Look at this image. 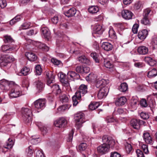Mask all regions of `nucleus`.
<instances>
[{
	"label": "nucleus",
	"mask_w": 157,
	"mask_h": 157,
	"mask_svg": "<svg viewBox=\"0 0 157 157\" xmlns=\"http://www.w3.org/2000/svg\"><path fill=\"white\" fill-rule=\"evenodd\" d=\"M140 104L141 106L145 107L147 106L148 105L145 99H142L141 100L140 102Z\"/></svg>",
	"instance_id": "59"
},
{
	"label": "nucleus",
	"mask_w": 157,
	"mask_h": 157,
	"mask_svg": "<svg viewBox=\"0 0 157 157\" xmlns=\"http://www.w3.org/2000/svg\"><path fill=\"white\" fill-rule=\"evenodd\" d=\"M122 17L125 19L129 20L132 18L133 13L131 11L127 10H124L121 12Z\"/></svg>",
	"instance_id": "14"
},
{
	"label": "nucleus",
	"mask_w": 157,
	"mask_h": 157,
	"mask_svg": "<svg viewBox=\"0 0 157 157\" xmlns=\"http://www.w3.org/2000/svg\"><path fill=\"white\" fill-rule=\"evenodd\" d=\"M137 50L140 54L142 55L147 54L148 52V48L144 46H141L138 47Z\"/></svg>",
	"instance_id": "18"
},
{
	"label": "nucleus",
	"mask_w": 157,
	"mask_h": 157,
	"mask_svg": "<svg viewBox=\"0 0 157 157\" xmlns=\"http://www.w3.org/2000/svg\"><path fill=\"white\" fill-rule=\"evenodd\" d=\"M83 67L81 66H77L75 70L78 73H83Z\"/></svg>",
	"instance_id": "60"
},
{
	"label": "nucleus",
	"mask_w": 157,
	"mask_h": 157,
	"mask_svg": "<svg viewBox=\"0 0 157 157\" xmlns=\"http://www.w3.org/2000/svg\"><path fill=\"white\" fill-rule=\"evenodd\" d=\"M115 143V142L114 140L111 137H109V139L107 144L108 145L109 147L110 146H113L114 145Z\"/></svg>",
	"instance_id": "62"
},
{
	"label": "nucleus",
	"mask_w": 157,
	"mask_h": 157,
	"mask_svg": "<svg viewBox=\"0 0 157 157\" xmlns=\"http://www.w3.org/2000/svg\"><path fill=\"white\" fill-rule=\"evenodd\" d=\"M22 94V91L20 87L18 85H14L9 93L10 98H17Z\"/></svg>",
	"instance_id": "2"
},
{
	"label": "nucleus",
	"mask_w": 157,
	"mask_h": 157,
	"mask_svg": "<svg viewBox=\"0 0 157 157\" xmlns=\"http://www.w3.org/2000/svg\"><path fill=\"white\" fill-rule=\"evenodd\" d=\"M74 134V132L73 130H72L70 133L69 134V136L67 140L68 142H71L72 140L73 135Z\"/></svg>",
	"instance_id": "61"
},
{
	"label": "nucleus",
	"mask_w": 157,
	"mask_h": 157,
	"mask_svg": "<svg viewBox=\"0 0 157 157\" xmlns=\"http://www.w3.org/2000/svg\"><path fill=\"white\" fill-rule=\"evenodd\" d=\"M99 105V103L94 102L90 103L89 105V108L90 109L93 110L98 108Z\"/></svg>",
	"instance_id": "33"
},
{
	"label": "nucleus",
	"mask_w": 157,
	"mask_h": 157,
	"mask_svg": "<svg viewBox=\"0 0 157 157\" xmlns=\"http://www.w3.org/2000/svg\"><path fill=\"white\" fill-rule=\"evenodd\" d=\"M36 157H45L43 153L40 150H38L36 152Z\"/></svg>",
	"instance_id": "63"
},
{
	"label": "nucleus",
	"mask_w": 157,
	"mask_h": 157,
	"mask_svg": "<svg viewBox=\"0 0 157 157\" xmlns=\"http://www.w3.org/2000/svg\"><path fill=\"white\" fill-rule=\"evenodd\" d=\"M36 93H39L42 91L44 88V84L40 81H35L34 83Z\"/></svg>",
	"instance_id": "12"
},
{
	"label": "nucleus",
	"mask_w": 157,
	"mask_h": 157,
	"mask_svg": "<svg viewBox=\"0 0 157 157\" xmlns=\"http://www.w3.org/2000/svg\"><path fill=\"white\" fill-rule=\"evenodd\" d=\"M157 75V70L155 68L152 69L147 73V77L150 78L155 77Z\"/></svg>",
	"instance_id": "30"
},
{
	"label": "nucleus",
	"mask_w": 157,
	"mask_h": 157,
	"mask_svg": "<svg viewBox=\"0 0 157 157\" xmlns=\"http://www.w3.org/2000/svg\"><path fill=\"white\" fill-rule=\"evenodd\" d=\"M60 28L63 29H67L68 28V25L66 22H62L60 25Z\"/></svg>",
	"instance_id": "52"
},
{
	"label": "nucleus",
	"mask_w": 157,
	"mask_h": 157,
	"mask_svg": "<svg viewBox=\"0 0 157 157\" xmlns=\"http://www.w3.org/2000/svg\"><path fill=\"white\" fill-rule=\"evenodd\" d=\"M6 5L7 3L6 0H0V6L1 8H4Z\"/></svg>",
	"instance_id": "56"
},
{
	"label": "nucleus",
	"mask_w": 157,
	"mask_h": 157,
	"mask_svg": "<svg viewBox=\"0 0 157 157\" xmlns=\"http://www.w3.org/2000/svg\"><path fill=\"white\" fill-rule=\"evenodd\" d=\"M26 152L27 153V155L29 157H31L32 156L34 152V150L32 147L30 146L28 149L26 150Z\"/></svg>",
	"instance_id": "42"
},
{
	"label": "nucleus",
	"mask_w": 157,
	"mask_h": 157,
	"mask_svg": "<svg viewBox=\"0 0 157 157\" xmlns=\"http://www.w3.org/2000/svg\"><path fill=\"white\" fill-rule=\"evenodd\" d=\"M30 69L27 67L22 68L21 70V73L24 75H26L29 73Z\"/></svg>",
	"instance_id": "39"
},
{
	"label": "nucleus",
	"mask_w": 157,
	"mask_h": 157,
	"mask_svg": "<svg viewBox=\"0 0 157 157\" xmlns=\"http://www.w3.org/2000/svg\"><path fill=\"white\" fill-rule=\"evenodd\" d=\"M109 139V137L107 135L104 136L102 138V140L103 144H107Z\"/></svg>",
	"instance_id": "58"
},
{
	"label": "nucleus",
	"mask_w": 157,
	"mask_h": 157,
	"mask_svg": "<svg viewBox=\"0 0 157 157\" xmlns=\"http://www.w3.org/2000/svg\"><path fill=\"white\" fill-rule=\"evenodd\" d=\"M87 93V86L83 84H81L79 87L78 90L76 93V95L79 98H81L82 96H84Z\"/></svg>",
	"instance_id": "7"
},
{
	"label": "nucleus",
	"mask_w": 157,
	"mask_h": 157,
	"mask_svg": "<svg viewBox=\"0 0 157 157\" xmlns=\"http://www.w3.org/2000/svg\"><path fill=\"white\" fill-rule=\"evenodd\" d=\"M145 62L147 63L149 65L151 66H154L156 64V61L152 58L146 56L144 58Z\"/></svg>",
	"instance_id": "25"
},
{
	"label": "nucleus",
	"mask_w": 157,
	"mask_h": 157,
	"mask_svg": "<svg viewBox=\"0 0 157 157\" xmlns=\"http://www.w3.org/2000/svg\"><path fill=\"white\" fill-rule=\"evenodd\" d=\"M140 116L142 119L144 120L147 119L149 118V115L147 113L143 112H142L140 113Z\"/></svg>",
	"instance_id": "50"
},
{
	"label": "nucleus",
	"mask_w": 157,
	"mask_h": 157,
	"mask_svg": "<svg viewBox=\"0 0 157 157\" xmlns=\"http://www.w3.org/2000/svg\"><path fill=\"white\" fill-rule=\"evenodd\" d=\"M142 148L144 153L146 154H148L149 153L148 145L145 144H144L142 146Z\"/></svg>",
	"instance_id": "45"
},
{
	"label": "nucleus",
	"mask_w": 157,
	"mask_h": 157,
	"mask_svg": "<svg viewBox=\"0 0 157 157\" xmlns=\"http://www.w3.org/2000/svg\"><path fill=\"white\" fill-rule=\"evenodd\" d=\"M67 77L69 79L73 80L78 79L80 76L78 74L76 73L75 72L70 71L67 74Z\"/></svg>",
	"instance_id": "17"
},
{
	"label": "nucleus",
	"mask_w": 157,
	"mask_h": 157,
	"mask_svg": "<svg viewBox=\"0 0 157 157\" xmlns=\"http://www.w3.org/2000/svg\"><path fill=\"white\" fill-rule=\"evenodd\" d=\"M150 12L151 10L149 8L146 9L144 10L143 17L140 21L141 24L147 26H150L151 25V22L148 17Z\"/></svg>",
	"instance_id": "5"
},
{
	"label": "nucleus",
	"mask_w": 157,
	"mask_h": 157,
	"mask_svg": "<svg viewBox=\"0 0 157 157\" xmlns=\"http://www.w3.org/2000/svg\"><path fill=\"white\" fill-rule=\"evenodd\" d=\"M125 150L127 152L129 153L132 150V146L130 144L127 143L125 145Z\"/></svg>",
	"instance_id": "48"
},
{
	"label": "nucleus",
	"mask_w": 157,
	"mask_h": 157,
	"mask_svg": "<svg viewBox=\"0 0 157 157\" xmlns=\"http://www.w3.org/2000/svg\"><path fill=\"white\" fill-rule=\"evenodd\" d=\"M87 147V144L86 143H83L79 145L78 148L80 151H82L85 150Z\"/></svg>",
	"instance_id": "41"
},
{
	"label": "nucleus",
	"mask_w": 157,
	"mask_h": 157,
	"mask_svg": "<svg viewBox=\"0 0 157 157\" xmlns=\"http://www.w3.org/2000/svg\"><path fill=\"white\" fill-rule=\"evenodd\" d=\"M76 13V10L75 8H71L68 11L64 12V14L68 17H71L74 16Z\"/></svg>",
	"instance_id": "27"
},
{
	"label": "nucleus",
	"mask_w": 157,
	"mask_h": 157,
	"mask_svg": "<svg viewBox=\"0 0 157 157\" xmlns=\"http://www.w3.org/2000/svg\"><path fill=\"white\" fill-rule=\"evenodd\" d=\"M151 44L154 48H157V37H155L152 39Z\"/></svg>",
	"instance_id": "46"
},
{
	"label": "nucleus",
	"mask_w": 157,
	"mask_h": 157,
	"mask_svg": "<svg viewBox=\"0 0 157 157\" xmlns=\"http://www.w3.org/2000/svg\"><path fill=\"white\" fill-rule=\"evenodd\" d=\"M21 112L24 121L26 123L32 121V112L31 109L28 108H22Z\"/></svg>",
	"instance_id": "3"
},
{
	"label": "nucleus",
	"mask_w": 157,
	"mask_h": 157,
	"mask_svg": "<svg viewBox=\"0 0 157 157\" xmlns=\"http://www.w3.org/2000/svg\"><path fill=\"white\" fill-rule=\"evenodd\" d=\"M109 88L107 87L101 88L97 94V97L99 99H102L105 98L109 92Z\"/></svg>",
	"instance_id": "10"
},
{
	"label": "nucleus",
	"mask_w": 157,
	"mask_h": 157,
	"mask_svg": "<svg viewBox=\"0 0 157 157\" xmlns=\"http://www.w3.org/2000/svg\"><path fill=\"white\" fill-rule=\"evenodd\" d=\"M105 121L108 124L114 122L116 121V120L112 116H108L105 118Z\"/></svg>",
	"instance_id": "37"
},
{
	"label": "nucleus",
	"mask_w": 157,
	"mask_h": 157,
	"mask_svg": "<svg viewBox=\"0 0 157 157\" xmlns=\"http://www.w3.org/2000/svg\"><path fill=\"white\" fill-rule=\"evenodd\" d=\"M90 55L95 61V62L99 63V55L96 52H92L90 53Z\"/></svg>",
	"instance_id": "38"
},
{
	"label": "nucleus",
	"mask_w": 157,
	"mask_h": 157,
	"mask_svg": "<svg viewBox=\"0 0 157 157\" xmlns=\"http://www.w3.org/2000/svg\"><path fill=\"white\" fill-rule=\"evenodd\" d=\"M127 101L125 97H122L117 99L115 101V104L118 106H121L124 105Z\"/></svg>",
	"instance_id": "19"
},
{
	"label": "nucleus",
	"mask_w": 157,
	"mask_h": 157,
	"mask_svg": "<svg viewBox=\"0 0 157 157\" xmlns=\"http://www.w3.org/2000/svg\"><path fill=\"white\" fill-rule=\"evenodd\" d=\"M37 33V30H34L33 29H31L27 32L26 34L28 36H32L36 34Z\"/></svg>",
	"instance_id": "53"
},
{
	"label": "nucleus",
	"mask_w": 157,
	"mask_h": 157,
	"mask_svg": "<svg viewBox=\"0 0 157 157\" xmlns=\"http://www.w3.org/2000/svg\"><path fill=\"white\" fill-rule=\"evenodd\" d=\"M137 157H145L143 152L140 149H137L136 151Z\"/></svg>",
	"instance_id": "55"
},
{
	"label": "nucleus",
	"mask_w": 157,
	"mask_h": 157,
	"mask_svg": "<svg viewBox=\"0 0 157 157\" xmlns=\"http://www.w3.org/2000/svg\"><path fill=\"white\" fill-rule=\"evenodd\" d=\"M109 148L110 147L107 144H103L97 147V150L98 153L103 155L107 153Z\"/></svg>",
	"instance_id": "8"
},
{
	"label": "nucleus",
	"mask_w": 157,
	"mask_h": 157,
	"mask_svg": "<svg viewBox=\"0 0 157 157\" xmlns=\"http://www.w3.org/2000/svg\"><path fill=\"white\" fill-rule=\"evenodd\" d=\"M74 119L78 128H80L82 124L85 121L84 114L81 112L78 113L74 115Z\"/></svg>",
	"instance_id": "4"
},
{
	"label": "nucleus",
	"mask_w": 157,
	"mask_h": 157,
	"mask_svg": "<svg viewBox=\"0 0 157 157\" xmlns=\"http://www.w3.org/2000/svg\"><path fill=\"white\" fill-rule=\"evenodd\" d=\"M130 124L135 129L138 130L140 128V121L139 120L133 119L130 121Z\"/></svg>",
	"instance_id": "21"
},
{
	"label": "nucleus",
	"mask_w": 157,
	"mask_h": 157,
	"mask_svg": "<svg viewBox=\"0 0 157 157\" xmlns=\"http://www.w3.org/2000/svg\"><path fill=\"white\" fill-rule=\"evenodd\" d=\"M81 98H79L78 96L76 95V93L72 97V101L73 105L76 106L78 104Z\"/></svg>",
	"instance_id": "34"
},
{
	"label": "nucleus",
	"mask_w": 157,
	"mask_h": 157,
	"mask_svg": "<svg viewBox=\"0 0 157 157\" xmlns=\"http://www.w3.org/2000/svg\"><path fill=\"white\" fill-rule=\"evenodd\" d=\"M111 157H121V155L117 152H114L111 153Z\"/></svg>",
	"instance_id": "64"
},
{
	"label": "nucleus",
	"mask_w": 157,
	"mask_h": 157,
	"mask_svg": "<svg viewBox=\"0 0 157 157\" xmlns=\"http://www.w3.org/2000/svg\"><path fill=\"white\" fill-rule=\"evenodd\" d=\"M109 36L112 39H116L117 36L116 33L113 29H110L109 32Z\"/></svg>",
	"instance_id": "40"
},
{
	"label": "nucleus",
	"mask_w": 157,
	"mask_h": 157,
	"mask_svg": "<svg viewBox=\"0 0 157 157\" xmlns=\"http://www.w3.org/2000/svg\"><path fill=\"white\" fill-rule=\"evenodd\" d=\"M104 64L105 66L107 68H110L113 67V65L110 61L105 60L104 62Z\"/></svg>",
	"instance_id": "44"
},
{
	"label": "nucleus",
	"mask_w": 157,
	"mask_h": 157,
	"mask_svg": "<svg viewBox=\"0 0 157 157\" xmlns=\"http://www.w3.org/2000/svg\"><path fill=\"white\" fill-rule=\"evenodd\" d=\"M148 35V31L146 29L140 30L138 33L137 36L140 40L143 41Z\"/></svg>",
	"instance_id": "15"
},
{
	"label": "nucleus",
	"mask_w": 157,
	"mask_h": 157,
	"mask_svg": "<svg viewBox=\"0 0 157 157\" xmlns=\"http://www.w3.org/2000/svg\"><path fill=\"white\" fill-rule=\"evenodd\" d=\"M30 25L29 23L25 22L24 23L20 28V29H26L29 28Z\"/></svg>",
	"instance_id": "51"
},
{
	"label": "nucleus",
	"mask_w": 157,
	"mask_h": 157,
	"mask_svg": "<svg viewBox=\"0 0 157 157\" xmlns=\"http://www.w3.org/2000/svg\"><path fill=\"white\" fill-rule=\"evenodd\" d=\"M35 68L36 72V74L38 75H40L42 72V70L40 66V65H37L36 66Z\"/></svg>",
	"instance_id": "47"
},
{
	"label": "nucleus",
	"mask_w": 157,
	"mask_h": 157,
	"mask_svg": "<svg viewBox=\"0 0 157 157\" xmlns=\"http://www.w3.org/2000/svg\"><path fill=\"white\" fill-rule=\"evenodd\" d=\"M37 46H38L39 48L45 51H48L49 49V48L45 44H42V43H39Z\"/></svg>",
	"instance_id": "36"
},
{
	"label": "nucleus",
	"mask_w": 157,
	"mask_h": 157,
	"mask_svg": "<svg viewBox=\"0 0 157 157\" xmlns=\"http://www.w3.org/2000/svg\"><path fill=\"white\" fill-rule=\"evenodd\" d=\"M142 6V2L140 1H138L135 4L134 6V8L136 10L140 9Z\"/></svg>",
	"instance_id": "49"
},
{
	"label": "nucleus",
	"mask_w": 157,
	"mask_h": 157,
	"mask_svg": "<svg viewBox=\"0 0 157 157\" xmlns=\"http://www.w3.org/2000/svg\"><path fill=\"white\" fill-rule=\"evenodd\" d=\"M25 55L30 61H34L36 60L37 58L36 55L31 52L25 53Z\"/></svg>",
	"instance_id": "24"
},
{
	"label": "nucleus",
	"mask_w": 157,
	"mask_h": 157,
	"mask_svg": "<svg viewBox=\"0 0 157 157\" xmlns=\"http://www.w3.org/2000/svg\"><path fill=\"white\" fill-rule=\"evenodd\" d=\"M13 140L14 139H11L9 138L6 144L3 145V147L8 149L11 148L14 144Z\"/></svg>",
	"instance_id": "26"
},
{
	"label": "nucleus",
	"mask_w": 157,
	"mask_h": 157,
	"mask_svg": "<svg viewBox=\"0 0 157 157\" xmlns=\"http://www.w3.org/2000/svg\"><path fill=\"white\" fill-rule=\"evenodd\" d=\"M78 61L81 63H85L89 64L90 63V61L85 56H82L79 57L78 58Z\"/></svg>",
	"instance_id": "29"
},
{
	"label": "nucleus",
	"mask_w": 157,
	"mask_h": 157,
	"mask_svg": "<svg viewBox=\"0 0 157 157\" xmlns=\"http://www.w3.org/2000/svg\"><path fill=\"white\" fill-rule=\"evenodd\" d=\"M3 40L6 43H12L14 42V40L11 36L8 35H6L4 36Z\"/></svg>",
	"instance_id": "32"
},
{
	"label": "nucleus",
	"mask_w": 157,
	"mask_h": 157,
	"mask_svg": "<svg viewBox=\"0 0 157 157\" xmlns=\"http://www.w3.org/2000/svg\"><path fill=\"white\" fill-rule=\"evenodd\" d=\"M14 47H11L8 45H3L1 47V50L4 52L9 53L12 52L15 49Z\"/></svg>",
	"instance_id": "20"
},
{
	"label": "nucleus",
	"mask_w": 157,
	"mask_h": 157,
	"mask_svg": "<svg viewBox=\"0 0 157 157\" xmlns=\"http://www.w3.org/2000/svg\"><path fill=\"white\" fill-rule=\"evenodd\" d=\"M46 103V100L44 99H39L34 102L35 107L39 110L43 109L45 107Z\"/></svg>",
	"instance_id": "6"
},
{
	"label": "nucleus",
	"mask_w": 157,
	"mask_h": 157,
	"mask_svg": "<svg viewBox=\"0 0 157 157\" xmlns=\"http://www.w3.org/2000/svg\"><path fill=\"white\" fill-rule=\"evenodd\" d=\"M1 60V61L0 64L1 66H6L8 63L14 61H15V58L12 56H6L5 57H2Z\"/></svg>",
	"instance_id": "9"
},
{
	"label": "nucleus",
	"mask_w": 157,
	"mask_h": 157,
	"mask_svg": "<svg viewBox=\"0 0 157 157\" xmlns=\"http://www.w3.org/2000/svg\"><path fill=\"white\" fill-rule=\"evenodd\" d=\"M41 31L44 37L48 39L50 35V33L48 28L46 27H43L41 29Z\"/></svg>",
	"instance_id": "28"
},
{
	"label": "nucleus",
	"mask_w": 157,
	"mask_h": 157,
	"mask_svg": "<svg viewBox=\"0 0 157 157\" xmlns=\"http://www.w3.org/2000/svg\"><path fill=\"white\" fill-rule=\"evenodd\" d=\"M60 101L63 103H66L68 102L69 99L68 97L65 94H63L60 97Z\"/></svg>",
	"instance_id": "43"
},
{
	"label": "nucleus",
	"mask_w": 157,
	"mask_h": 157,
	"mask_svg": "<svg viewBox=\"0 0 157 157\" xmlns=\"http://www.w3.org/2000/svg\"><path fill=\"white\" fill-rule=\"evenodd\" d=\"M138 27L139 25L138 24H134L132 29V31L134 33H137Z\"/></svg>",
	"instance_id": "57"
},
{
	"label": "nucleus",
	"mask_w": 157,
	"mask_h": 157,
	"mask_svg": "<svg viewBox=\"0 0 157 157\" xmlns=\"http://www.w3.org/2000/svg\"><path fill=\"white\" fill-rule=\"evenodd\" d=\"M104 31L102 28L101 25L99 24L96 25L94 29V33L99 35L101 34Z\"/></svg>",
	"instance_id": "23"
},
{
	"label": "nucleus",
	"mask_w": 157,
	"mask_h": 157,
	"mask_svg": "<svg viewBox=\"0 0 157 157\" xmlns=\"http://www.w3.org/2000/svg\"><path fill=\"white\" fill-rule=\"evenodd\" d=\"M101 47L105 51H109L112 49L113 45L108 42H104L102 44Z\"/></svg>",
	"instance_id": "22"
},
{
	"label": "nucleus",
	"mask_w": 157,
	"mask_h": 157,
	"mask_svg": "<svg viewBox=\"0 0 157 157\" xmlns=\"http://www.w3.org/2000/svg\"><path fill=\"white\" fill-rule=\"evenodd\" d=\"M143 137L144 141L147 144H153V141L152 138L149 133H144Z\"/></svg>",
	"instance_id": "16"
},
{
	"label": "nucleus",
	"mask_w": 157,
	"mask_h": 157,
	"mask_svg": "<svg viewBox=\"0 0 157 157\" xmlns=\"http://www.w3.org/2000/svg\"><path fill=\"white\" fill-rule=\"evenodd\" d=\"M46 76L47 77V84L51 87L52 92L56 94H60L61 90L59 85L55 84H53L55 82V75L53 72L50 71H48L46 72Z\"/></svg>",
	"instance_id": "1"
},
{
	"label": "nucleus",
	"mask_w": 157,
	"mask_h": 157,
	"mask_svg": "<svg viewBox=\"0 0 157 157\" xmlns=\"http://www.w3.org/2000/svg\"><path fill=\"white\" fill-rule=\"evenodd\" d=\"M51 61L53 64L56 65H58L61 63L60 61L53 58L51 59Z\"/></svg>",
	"instance_id": "54"
},
{
	"label": "nucleus",
	"mask_w": 157,
	"mask_h": 157,
	"mask_svg": "<svg viewBox=\"0 0 157 157\" xmlns=\"http://www.w3.org/2000/svg\"><path fill=\"white\" fill-rule=\"evenodd\" d=\"M118 89L120 91L124 92L128 89V85L126 83H123L121 84Z\"/></svg>",
	"instance_id": "31"
},
{
	"label": "nucleus",
	"mask_w": 157,
	"mask_h": 157,
	"mask_svg": "<svg viewBox=\"0 0 157 157\" xmlns=\"http://www.w3.org/2000/svg\"><path fill=\"white\" fill-rule=\"evenodd\" d=\"M88 10L90 13H97L98 11L99 8L97 6H91L89 7Z\"/></svg>",
	"instance_id": "35"
},
{
	"label": "nucleus",
	"mask_w": 157,
	"mask_h": 157,
	"mask_svg": "<svg viewBox=\"0 0 157 157\" xmlns=\"http://www.w3.org/2000/svg\"><path fill=\"white\" fill-rule=\"evenodd\" d=\"M11 86V84L6 80L3 79L0 81V88L3 91H7Z\"/></svg>",
	"instance_id": "11"
},
{
	"label": "nucleus",
	"mask_w": 157,
	"mask_h": 157,
	"mask_svg": "<svg viewBox=\"0 0 157 157\" xmlns=\"http://www.w3.org/2000/svg\"><path fill=\"white\" fill-rule=\"evenodd\" d=\"M67 124L66 120L63 117L59 118L54 122L55 125L56 127L59 128L64 127Z\"/></svg>",
	"instance_id": "13"
}]
</instances>
